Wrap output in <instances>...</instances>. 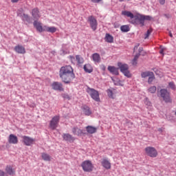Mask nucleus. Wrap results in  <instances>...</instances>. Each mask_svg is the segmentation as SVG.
<instances>
[{
  "label": "nucleus",
  "instance_id": "nucleus-1",
  "mask_svg": "<svg viewBox=\"0 0 176 176\" xmlns=\"http://www.w3.org/2000/svg\"><path fill=\"white\" fill-rule=\"evenodd\" d=\"M122 16L129 17V23H131V24H135V25L140 24V27H144V15L140 14L134 15L131 12L126 10L122 11Z\"/></svg>",
  "mask_w": 176,
  "mask_h": 176
},
{
  "label": "nucleus",
  "instance_id": "nucleus-2",
  "mask_svg": "<svg viewBox=\"0 0 176 176\" xmlns=\"http://www.w3.org/2000/svg\"><path fill=\"white\" fill-rule=\"evenodd\" d=\"M59 76L62 81L66 84L71 83V81L75 79V74L74 73L59 74Z\"/></svg>",
  "mask_w": 176,
  "mask_h": 176
},
{
  "label": "nucleus",
  "instance_id": "nucleus-3",
  "mask_svg": "<svg viewBox=\"0 0 176 176\" xmlns=\"http://www.w3.org/2000/svg\"><path fill=\"white\" fill-rule=\"evenodd\" d=\"M86 91L89 94L92 100H94L96 102H100V93H98V91L93 88L87 87Z\"/></svg>",
  "mask_w": 176,
  "mask_h": 176
},
{
  "label": "nucleus",
  "instance_id": "nucleus-4",
  "mask_svg": "<svg viewBox=\"0 0 176 176\" xmlns=\"http://www.w3.org/2000/svg\"><path fill=\"white\" fill-rule=\"evenodd\" d=\"M118 67L120 69V72H122V74L124 75V76H126V78H131V74L130 73V71H129L128 64L119 62L118 63Z\"/></svg>",
  "mask_w": 176,
  "mask_h": 176
},
{
  "label": "nucleus",
  "instance_id": "nucleus-5",
  "mask_svg": "<svg viewBox=\"0 0 176 176\" xmlns=\"http://www.w3.org/2000/svg\"><path fill=\"white\" fill-rule=\"evenodd\" d=\"M81 167L85 173H91L94 170V166L90 160H85L81 164Z\"/></svg>",
  "mask_w": 176,
  "mask_h": 176
},
{
  "label": "nucleus",
  "instance_id": "nucleus-6",
  "mask_svg": "<svg viewBox=\"0 0 176 176\" xmlns=\"http://www.w3.org/2000/svg\"><path fill=\"white\" fill-rule=\"evenodd\" d=\"M160 97L163 98L165 102H171V96H170V92L167 89H160Z\"/></svg>",
  "mask_w": 176,
  "mask_h": 176
},
{
  "label": "nucleus",
  "instance_id": "nucleus-7",
  "mask_svg": "<svg viewBox=\"0 0 176 176\" xmlns=\"http://www.w3.org/2000/svg\"><path fill=\"white\" fill-rule=\"evenodd\" d=\"M146 155L150 157H156L157 156V150L155 147L147 146L144 149Z\"/></svg>",
  "mask_w": 176,
  "mask_h": 176
},
{
  "label": "nucleus",
  "instance_id": "nucleus-8",
  "mask_svg": "<svg viewBox=\"0 0 176 176\" xmlns=\"http://www.w3.org/2000/svg\"><path fill=\"white\" fill-rule=\"evenodd\" d=\"M58 122H60V116H54L50 122V127L52 130H56L57 126H58Z\"/></svg>",
  "mask_w": 176,
  "mask_h": 176
},
{
  "label": "nucleus",
  "instance_id": "nucleus-9",
  "mask_svg": "<svg viewBox=\"0 0 176 176\" xmlns=\"http://www.w3.org/2000/svg\"><path fill=\"white\" fill-rule=\"evenodd\" d=\"M88 23H89V25L93 31H96V30H97V19H96L94 16H89L88 17Z\"/></svg>",
  "mask_w": 176,
  "mask_h": 176
},
{
  "label": "nucleus",
  "instance_id": "nucleus-10",
  "mask_svg": "<svg viewBox=\"0 0 176 176\" xmlns=\"http://www.w3.org/2000/svg\"><path fill=\"white\" fill-rule=\"evenodd\" d=\"M73 73H74V69L71 65L63 66L59 71V74H73Z\"/></svg>",
  "mask_w": 176,
  "mask_h": 176
},
{
  "label": "nucleus",
  "instance_id": "nucleus-11",
  "mask_svg": "<svg viewBox=\"0 0 176 176\" xmlns=\"http://www.w3.org/2000/svg\"><path fill=\"white\" fill-rule=\"evenodd\" d=\"M53 90H56V91H64V87H63V84L59 82H54L51 85Z\"/></svg>",
  "mask_w": 176,
  "mask_h": 176
},
{
  "label": "nucleus",
  "instance_id": "nucleus-12",
  "mask_svg": "<svg viewBox=\"0 0 176 176\" xmlns=\"http://www.w3.org/2000/svg\"><path fill=\"white\" fill-rule=\"evenodd\" d=\"M5 171H6V175H10V176L16 175V169L13 168V166L10 165H8L6 166Z\"/></svg>",
  "mask_w": 176,
  "mask_h": 176
},
{
  "label": "nucleus",
  "instance_id": "nucleus-13",
  "mask_svg": "<svg viewBox=\"0 0 176 176\" xmlns=\"http://www.w3.org/2000/svg\"><path fill=\"white\" fill-rule=\"evenodd\" d=\"M64 141H67V142H70V144H72V142H75V137L72 136V135L69 133H63L62 135Z\"/></svg>",
  "mask_w": 176,
  "mask_h": 176
},
{
  "label": "nucleus",
  "instance_id": "nucleus-14",
  "mask_svg": "<svg viewBox=\"0 0 176 176\" xmlns=\"http://www.w3.org/2000/svg\"><path fill=\"white\" fill-rule=\"evenodd\" d=\"M22 138L23 140V143L25 145H26V146H30V145H32L34 142H35V139L28 136H22Z\"/></svg>",
  "mask_w": 176,
  "mask_h": 176
},
{
  "label": "nucleus",
  "instance_id": "nucleus-15",
  "mask_svg": "<svg viewBox=\"0 0 176 176\" xmlns=\"http://www.w3.org/2000/svg\"><path fill=\"white\" fill-rule=\"evenodd\" d=\"M31 14L34 20H39V19H41V12H39V8H35L32 9Z\"/></svg>",
  "mask_w": 176,
  "mask_h": 176
},
{
  "label": "nucleus",
  "instance_id": "nucleus-16",
  "mask_svg": "<svg viewBox=\"0 0 176 176\" xmlns=\"http://www.w3.org/2000/svg\"><path fill=\"white\" fill-rule=\"evenodd\" d=\"M33 25L38 32H43L45 31V26L42 27V23L38 21H34Z\"/></svg>",
  "mask_w": 176,
  "mask_h": 176
},
{
  "label": "nucleus",
  "instance_id": "nucleus-17",
  "mask_svg": "<svg viewBox=\"0 0 176 176\" xmlns=\"http://www.w3.org/2000/svg\"><path fill=\"white\" fill-rule=\"evenodd\" d=\"M101 164L106 170H111V164L109 160L106 158H103L101 162Z\"/></svg>",
  "mask_w": 176,
  "mask_h": 176
},
{
  "label": "nucleus",
  "instance_id": "nucleus-18",
  "mask_svg": "<svg viewBox=\"0 0 176 176\" xmlns=\"http://www.w3.org/2000/svg\"><path fill=\"white\" fill-rule=\"evenodd\" d=\"M14 50L19 54H25V48L22 45H18L14 47Z\"/></svg>",
  "mask_w": 176,
  "mask_h": 176
},
{
  "label": "nucleus",
  "instance_id": "nucleus-19",
  "mask_svg": "<svg viewBox=\"0 0 176 176\" xmlns=\"http://www.w3.org/2000/svg\"><path fill=\"white\" fill-rule=\"evenodd\" d=\"M8 142L9 144H18L19 142V139L17 138V136L13 135V134H10L9 138H8Z\"/></svg>",
  "mask_w": 176,
  "mask_h": 176
},
{
  "label": "nucleus",
  "instance_id": "nucleus-20",
  "mask_svg": "<svg viewBox=\"0 0 176 176\" xmlns=\"http://www.w3.org/2000/svg\"><path fill=\"white\" fill-rule=\"evenodd\" d=\"M82 112L85 116H90L91 115V110L88 106L84 105L82 107Z\"/></svg>",
  "mask_w": 176,
  "mask_h": 176
},
{
  "label": "nucleus",
  "instance_id": "nucleus-21",
  "mask_svg": "<svg viewBox=\"0 0 176 176\" xmlns=\"http://www.w3.org/2000/svg\"><path fill=\"white\" fill-rule=\"evenodd\" d=\"M91 58L93 61L96 63H101V56L98 53H94V54H92Z\"/></svg>",
  "mask_w": 176,
  "mask_h": 176
},
{
  "label": "nucleus",
  "instance_id": "nucleus-22",
  "mask_svg": "<svg viewBox=\"0 0 176 176\" xmlns=\"http://www.w3.org/2000/svg\"><path fill=\"white\" fill-rule=\"evenodd\" d=\"M107 69L111 74H113V75H119V69L114 66H109Z\"/></svg>",
  "mask_w": 176,
  "mask_h": 176
},
{
  "label": "nucleus",
  "instance_id": "nucleus-23",
  "mask_svg": "<svg viewBox=\"0 0 176 176\" xmlns=\"http://www.w3.org/2000/svg\"><path fill=\"white\" fill-rule=\"evenodd\" d=\"M86 130L89 134H94V133H97V128L92 126H87Z\"/></svg>",
  "mask_w": 176,
  "mask_h": 176
},
{
  "label": "nucleus",
  "instance_id": "nucleus-24",
  "mask_svg": "<svg viewBox=\"0 0 176 176\" xmlns=\"http://www.w3.org/2000/svg\"><path fill=\"white\" fill-rule=\"evenodd\" d=\"M72 133L74 135H78V136L82 135V134H83V131L78 127H74L72 129Z\"/></svg>",
  "mask_w": 176,
  "mask_h": 176
},
{
  "label": "nucleus",
  "instance_id": "nucleus-25",
  "mask_svg": "<svg viewBox=\"0 0 176 176\" xmlns=\"http://www.w3.org/2000/svg\"><path fill=\"white\" fill-rule=\"evenodd\" d=\"M44 31L54 34V32H56V31H57V28H56L55 27H49V26L45 25Z\"/></svg>",
  "mask_w": 176,
  "mask_h": 176
},
{
  "label": "nucleus",
  "instance_id": "nucleus-26",
  "mask_svg": "<svg viewBox=\"0 0 176 176\" xmlns=\"http://www.w3.org/2000/svg\"><path fill=\"white\" fill-rule=\"evenodd\" d=\"M17 16H19V17H22V19L25 21H28V23H30L31 19L30 18V16H28V14H23V15L21 14H20V12H17Z\"/></svg>",
  "mask_w": 176,
  "mask_h": 176
},
{
  "label": "nucleus",
  "instance_id": "nucleus-27",
  "mask_svg": "<svg viewBox=\"0 0 176 176\" xmlns=\"http://www.w3.org/2000/svg\"><path fill=\"white\" fill-rule=\"evenodd\" d=\"M84 71L88 74H91L93 72V67L90 64H86L84 65Z\"/></svg>",
  "mask_w": 176,
  "mask_h": 176
},
{
  "label": "nucleus",
  "instance_id": "nucleus-28",
  "mask_svg": "<svg viewBox=\"0 0 176 176\" xmlns=\"http://www.w3.org/2000/svg\"><path fill=\"white\" fill-rule=\"evenodd\" d=\"M41 157L45 162H50L52 160V157L46 153H41Z\"/></svg>",
  "mask_w": 176,
  "mask_h": 176
},
{
  "label": "nucleus",
  "instance_id": "nucleus-29",
  "mask_svg": "<svg viewBox=\"0 0 176 176\" xmlns=\"http://www.w3.org/2000/svg\"><path fill=\"white\" fill-rule=\"evenodd\" d=\"M104 39H105V41L107 42L108 43H113V36H112L109 34H106Z\"/></svg>",
  "mask_w": 176,
  "mask_h": 176
},
{
  "label": "nucleus",
  "instance_id": "nucleus-30",
  "mask_svg": "<svg viewBox=\"0 0 176 176\" xmlns=\"http://www.w3.org/2000/svg\"><path fill=\"white\" fill-rule=\"evenodd\" d=\"M153 75V72H143L141 74L142 78H148V76Z\"/></svg>",
  "mask_w": 176,
  "mask_h": 176
},
{
  "label": "nucleus",
  "instance_id": "nucleus-31",
  "mask_svg": "<svg viewBox=\"0 0 176 176\" xmlns=\"http://www.w3.org/2000/svg\"><path fill=\"white\" fill-rule=\"evenodd\" d=\"M122 32H129L130 31V27L127 25H124L120 27Z\"/></svg>",
  "mask_w": 176,
  "mask_h": 176
},
{
  "label": "nucleus",
  "instance_id": "nucleus-32",
  "mask_svg": "<svg viewBox=\"0 0 176 176\" xmlns=\"http://www.w3.org/2000/svg\"><path fill=\"white\" fill-rule=\"evenodd\" d=\"M76 60L78 64H83V63L85 62V60H83L82 56H80V55H76Z\"/></svg>",
  "mask_w": 176,
  "mask_h": 176
},
{
  "label": "nucleus",
  "instance_id": "nucleus-33",
  "mask_svg": "<svg viewBox=\"0 0 176 176\" xmlns=\"http://www.w3.org/2000/svg\"><path fill=\"white\" fill-rule=\"evenodd\" d=\"M153 31V30L152 28H149L146 34H145V36H144V39H148V38H149V35H151V34H152V32Z\"/></svg>",
  "mask_w": 176,
  "mask_h": 176
},
{
  "label": "nucleus",
  "instance_id": "nucleus-34",
  "mask_svg": "<svg viewBox=\"0 0 176 176\" xmlns=\"http://www.w3.org/2000/svg\"><path fill=\"white\" fill-rule=\"evenodd\" d=\"M156 90H157L156 87L152 86L148 89V93H151L152 94H153L154 93H156Z\"/></svg>",
  "mask_w": 176,
  "mask_h": 176
},
{
  "label": "nucleus",
  "instance_id": "nucleus-35",
  "mask_svg": "<svg viewBox=\"0 0 176 176\" xmlns=\"http://www.w3.org/2000/svg\"><path fill=\"white\" fill-rule=\"evenodd\" d=\"M153 80H155V74L153 73V75L148 77V83H149V85H151Z\"/></svg>",
  "mask_w": 176,
  "mask_h": 176
},
{
  "label": "nucleus",
  "instance_id": "nucleus-36",
  "mask_svg": "<svg viewBox=\"0 0 176 176\" xmlns=\"http://www.w3.org/2000/svg\"><path fill=\"white\" fill-rule=\"evenodd\" d=\"M107 96H108L110 98H113V92L112 91V90H111V89H107Z\"/></svg>",
  "mask_w": 176,
  "mask_h": 176
},
{
  "label": "nucleus",
  "instance_id": "nucleus-37",
  "mask_svg": "<svg viewBox=\"0 0 176 176\" xmlns=\"http://www.w3.org/2000/svg\"><path fill=\"white\" fill-rule=\"evenodd\" d=\"M144 104L147 107H152V102H151V101H149V99H148L147 98H146L144 100Z\"/></svg>",
  "mask_w": 176,
  "mask_h": 176
},
{
  "label": "nucleus",
  "instance_id": "nucleus-38",
  "mask_svg": "<svg viewBox=\"0 0 176 176\" xmlns=\"http://www.w3.org/2000/svg\"><path fill=\"white\" fill-rule=\"evenodd\" d=\"M168 86H169L170 89H171L172 90H175V89H176L175 84L174 83V82H170L168 83Z\"/></svg>",
  "mask_w": 176,
  "mask_h": 176
},
{
  "label": "nucleus",
  "instance_id": "nucleus-39",
  "mask_svg": "<svg viewBox=\"0 0 176 176\" xmlns=\"http://www.w3.org/2000/svg\"><path fill=\"white\" fill-rule=\"evenodd\" d=\"M145 20L151 21V20H152V17L151 16H143V21H145Z\"/></svg>",
  "mask_w": 176,
  "mask_h": 176
},
{
  "label": "nucleus",
  "instance_id": "nucleus-40",
  "mask_svg": "<svg viewBox=\"0 0 176 176\" xmlns=\"http://www.w3.org/2000/svg\"><path fill=\"white\" fill-rule=\"evenodd\" d=\"M69 58L70 61H71L72 63H75V61H76L75 57H74L73 56H69Z\"/></svg>",
  "mask_w": 176,
  "mask_h": 176
},
{
  "label": "nucleus",
  "instance_id": "nucleus-41",
  "mask_svg": "<svg viewBox=\"0 0 176 176\" xmlns=\"http://www.w3.org/2000/svg\"><path fill=\"white\" fill-rule=\"evenodd\" d=\"M155 73L156 74V75H158V76H163V74H162V72L160 71H159L158 69H157Z\"/></svg>",
  "mask_w": 176,
  "mask_h": 176
},
{
  "label": "nucleus",
  "instance_id": "nucleus-42",
  "mask_svg": "<svg viewBox=\"0 0 176 176\" xmlns=\"http://www.w3.org/2000/svg\"><path fill=\"white\" fill-rule=\"evenodd\" d=\"M63 98H65L66 100H71V98L67 94H63Z\"/></svg>",
  "mask_w": 176,
  "mask_h": 176
},
{
  "label": "nucleus",
  "instance_id": "nucleus-43",
  "mask_svg": "<svg viewBox=\"0 0 176 176\" xmlns=\"http://www.w3.org/2000/svg\"><path fill=\"white\" fill-rule=\"evenodd\" d=\"M91 2H94V3H100V2H101V1L102 0H91Z\"/></svg>",
  "mask_w": 176,
  "mask_h": 176
},
{
  "label": "nucleus",
  "instance_id": "nucleus-44",
  "mask_svg": "<svg viewBox=\"0 0 176 176\" xmlns=\"http://www.w3.org/2000/svg\"><path fill=\"white\" fill-rule=\"evenodd\" d=\"M139 57H140V54H136V55L135 56L133 60L138 61Z\"/></svg>",
  "mask_w": 176,
  "mask_h": 176
},
{
  "label": "nucleus",
  "instance_id": "nucleus-45",
  "mask_svg": "<svg viewBox=\"0 0 176 176\" xmlns=\"http://www.w3.org/2000/svg\"><path fill=\"white\" fill-rule=\"evenodd\" d=\"M6 173L3 172V170H0V176H6Z\"/></svg>",
  "mask_w": 176,
  "mask_h": 176
},
{
  "label": "nucleus",
  "instance_id": "nucleus-46",
  "mask_svg": "<svg viewBox=\"0 0 176 176\" xmlns=\"http://www.w3.org/2000/svg\"><path fill=\"white\" fill-rule=\"evenodd\" d=\"M160 5H164L166 3V0H159Z\"/></svg>",
  "mask_w": 176,
  "mask_h": 176
},
{
  "label": "nucleus",
  "instance_id": "nucleus-47",
  "mask_svg": "<svg viewBox=\"0 0 176 176\" xmlns=\"http://www.w3.org/2000/svg\"><path fill=\"white\" fill-rule=\"evenodd\" d=\"M132 65H137V60H135L133 59V60H132Z\"/></svg>",
  "mask_w": 176,
  "mask_h": 176
},
{
  "label": "nucleus",
  "instance_id": "nucleus-48",
  "mask_svg": "<svg viewBox=\"0 0 176 176\" xmlns=\"http://www.w3.org/2000/svg\"><path fill=\"white\" fill-rule=\"evenodd\" d=\"M164 52V48H161V50H160V54H163Z\"/></svg>",
  "mask_w": 176,
  "mask_h": 176
},
{
  "label": "nucleus",
  "instance_id": "nucleus-49",
  "mask_svg": "<svg viewBox=\"0 0 176 176\" xmlns=\"http://www.w3.org/2000/svg\"><path fill=\"white\" fill-rule=\"evenodd\" d=\"M20 0H11V2H12V3H16V2L19 1Z\"/></svg>",
  "mask_w": 176,
  "mask_h": 176
},
{
  "label": "nucleus",
  "instance_id": "nucleus-50",
  "mask_svg": "<svg viewBox=\"0 0 176 176\" xmlns=\"http://www.w3.org/2000/svg\"><path fill=\"white\" fill-rule=\"evenodd\" d=\"M138 46H140V44H138L136 46L134 47V50H135V49H138Z\"/></svg>",
  "mask_w": 176,
  "mask_h": 176
},
{
  "label": "nucleus",
  "instance_id": "nucleus-51",
  "mask_svg": "<svg viewBox=\"0 0 176 176\" xmlns=\"http://www.w3.org/2000/svg\"><path fill=\"white\" fill-rule=\"evenodd\" d=\"M124 1H130V0H120V2H124Z\"/></svg>",
  "mask_w": 176,
  "mask_h": 176
},
{
  "label": "nucleus",
  "instance_id": "nucleus-52",
  "mask_svg": "<svg viewBox=\"0 0 176 176\" xmlns=\"http://www.w3.org/2000/svg\"><path fill=\"white\" fill-rule=\"evenodd\" d=\"M170 37L173 38V34L171 33L170 34Z\"/></svg>",
  "mask_w": 176,
  "mask_h": 176
}]
</instances>
